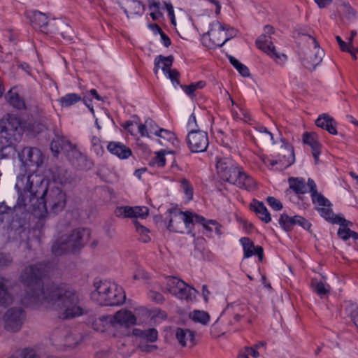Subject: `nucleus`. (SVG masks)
<instances>
[{
    "instance_id": "nucleus-26",
    "label": "nucleus",
    "mask_w": 358,
    "mask_h": 358,
    "mask_svg": "<svg viewBox=\"0 0 358 358\" xmlns=\"http://www.w3.org/2000/svg\"><path fill=\"white\" fill-rule=\"evenodd\" d=\"M31 24L34 29L40 31L48 34L51 30L48 29V17L43 13L34 11L31 17Z\"/></svg>"
},
{
    "instance_id": "nucleus-11",
    "label": "nucleus",
    "mask_w": 358,
    "mask_h": 358,
    "mask_svg": "<svg viewBox=\"0 0 358 358\" xmlns=\"http://www.w3.org/2000/svg\"><path fill=\"white\" fill-rule=\"evenodd\" d=\"M308 185L311 193L313 203L315 205L320 215L326 220H333L334 214L331 209L329 201L317 192L316 185L313 180L309 178Z\"/></svg>"
},
{
    "instance_id": "nucleus-45",
    "label": "nucleus",
    "mask_w": 358,
    "mask_h": 358,
    "mask_svg": "<svg viewBox=\"0 0 358 358\" xmlns=\"http://www.w3.org/2000/svg\"><path fill=\"white\" fill-rule=\"evenodd\" d=\"M80 100L81 97L79 95L75 93H71L67 94L61 97L59 101L62 107H69Z\"/></svg>"
},
{
    "instance_id": "nucleus-51",
    "label": "nucleus",
    "mask_w": 358,
    "mask_h": 358,
    "mask_svg": "<svg viewBox=\"0 0 358 358\" xmlns=\"http://www.w3.org/2000/svg\"><path fill=\"white\" fill-rule=\"evenodd\" d=\"M337 42L339 44V46L343 51H345L349 52L354 59H356V54L358 52L357 48L354 46L348 47L347 43L343 41L341 38L338 36L336 37Z\"/></svg>"
},
{
    "instance_id": "nucleus-64",
    "label": "nucleus",
    "mask_w": 358,
    "mask_h": 358,
    "mask_svg": "<svg viewBox=\"0 0 358 358\" xmlns=\"http://www.w3.org/2000/svg\"><path fill=\"white\" fill-rule=\"evenodd\" d=\"M259 158L263 162V163L267 166H273L275 165H280V162L278 159H270L264 155L259 156Z\"/></svg>"
},
{
    "instance_id": "nucleus-61",
    "label": "nucleus",
    "mask_w": 358,
    "mask_h": 358,
    "mask_svg": "<svg viewBox=\"0 0 358 358\" xmlns=\"http://www.w3.org/2000/svg\"><path fill=\"white\" fill-rule=\"evenodd\" d=\"M296 224L301 226V227L307 230H308L310 228L311 224L304 217L299 215H296Z\"/></svg>"
},
{
    "instance_id": "nucleus-19",
    "label": "nucleus",
    "mask_w": 358,
    "mask_h": 358,
    "mask_svg": "<svg viewBox=\"0 0 358 358\" xmlns=\"http://www.w3.org/2000/svg\"><path fill=\"white\" fill-rule=\"evenodd\" d=\"M231 183L248 191H253L257 187L255 180L246 174L241 167L238 170Z\"/></svg>"
},
{
    "instance_id": "nucleus-28",
    "label": "nucleus",
    "mask_w": 358,
    "mask_h": 358,
    "mask_svg": "<svg viewBox=\"0 0 358 358\" xmlns=\"http://www.w3.org/2000/svg\"><path fill=\"white\" fill-rule=\"evenodd\" d=\"M107 148L111 154L122 159H127L132 154L130 148L120 142H110Z\"/></svg>"
},
{
    "instance_id": "nucleus-59",
    "label": "nucleus",
    "mask_w": 358,
    "mask_h": 358,
    "mask_svg": "<svg viewBox=\"0 0 358 358\" xmlns=\"http://www.w3.org/2000/svg\"><path fill=\"white\" fill-rule=\"evenodd\" d=\"M173 212V210H171L169 212V222L168 224V229L170 231H173L175 232H182V222H173V226L171 227V213Z\"/></svg>"
},
{
    "instance_id": "nucleus-34",
    "label": "nucleus",
    "mask_w": 358,
    "mask_h": 358,
    "mask_svg": "<svg viewBox=\"0 0 358 358\" xmlns=\"http://www.w3.org/2000/svg\"><path fill=\"white\" fill-rule=\"evenodd\" d=\"M303 141L304 143L308 144L311 147L312 154L315 159V162L317 164L320 154V145L316 140L315 135L313 134L306 133L303 134Z\"/></svg>"
},
{
    "instance_id": "nucleus-20",
    "label": "nucleus",
    "mask_w": 358,
    "mask_h": 358,
    "mask_svg": "<svg viewBox=\"0 0 358 358\" xmlns=\"http://www.w3.org/2000/svg\"><path fill=\"white\" fill-rule=\"evenodd\" d=\"M126 299L125 293L120 285L112 282L105 306H114L122 304Z\"/></svg>"
},
{
    "instance_id": "nucleus-47",
    "label": "nucleus",
    "mask_w": 358,
    "mask_h": 358,
    "mask_svg": "<svg viewBox=\"0 0 358 358\" xmlns=\"http://www.w3.org/2000/svg\"><path fill=\"white\" fill-rule=\"evenodd\" d=\"M191 317L194 322H199L204 325L207 324L210 320L209 315L203 310L193 311Z\"/></svg>"
},
{
    "instance_id": "nucleus-29",
    "label": "nucleus",
    "mask_w": 358,
    "mask_h": 358,
    "mask_svg": "<svg viewBox=\"0 0 358 358\" xmlns=\"http://www.w3.org/2000/svg\"><path fill=\"white\" fill-rule=\"evenodd\" d=\"M64 152L69 160L74 165L80 166V162L85 160L80 152L69 141L64 145Z\"/></svg>"
},
{
    "instance_id": "nucleus-39",
    "label": "nucleus",
    "mask_w": 358,
    "mask_h": 358,
    "mask_svg": "<svg viewBox=\"0 0 358 358\" xmlns=\"http://www.w3.org/2000/svg\"><path fill=\"white\" fill-rule=\"evenodd\" d=\"M253 208L255 212L256 213L259 219H261L266 223H268L271 221V215L263 203H255L253 206Z\"/></svg>"
},
{
    "instance_id": "nucleus-42",
    "label": "nucleus",
    "mask_w": 358,
    "mask_h": 358,
    "mask_svg": "<svg viewBox=\"0 0 358 358\" xmlns=\"http://www.w3.org/2000/svg\"><path fill=\"white\" fill-rule=\"evenodd\" d=\"M201 223L203 227L210 233L214 231L218 236H221L223 234L222 226L216 220H209L206 221L204 219V221L201 222Z\"/></svg>"
},
{
    "instance_id": "nucleus-57",
    "label": "nucleus",
    "mask_w": 358,
    "mask_h": 358,
    "mask_svg": "<svg viewBox=\"0 0 358 358\" xmlns=\"http://www.w3.org/2000/svg\"><path fill=\"white\" fill-rule=\"evenodd\" d=\"M148 296L150 299L157 303H162L165 301V298L161 293L154 290H150Z\"/></svg>"
},
{
    "instance_id": "nucleus-48",
    "label": "nucleus",
    "mask_w": 358,
    "mask_h": 358,
    "mask_svg": "<svg viewBox=\"0 0 358 358\" xmlns=\"http://www.w3.org/2000/svg\"><path fill=\"white\" fill-rule=\"evenodd\" d=\"M229 59L230 63L237 69V71L243 76H248L249 69L246 66L241 64L238 59L232 56L229 57Z\"/></svg>"
},
{
    "instance_id": "nucleus-10",
    "label": "nucleus",
    "mask_w": 358,
    "mask_h": 358,
    "mask_svg": "<svg viewBox=\"0 0 358 358\" xmlns=\"http://www.w3.org/2000/svg\"><path fill=\"white\" fill-rule=\"evenodd\" d=\"M237 31L227 24L215 22L212 24L210 30L208 32L210 40L214 46L222 47L227 41L235 37Z\"/></svg>"
},
{
    "instance_id": "nucleus-13",
    "label": "nucleus",
    "mask_w": 358,
    "mask_h": 358,
    "mask_svg": "<svg viewBox=\"0 0 358 358\" xmlns=\"http://www.w3.org/2000/svg\"><path fill=\"white\" fill-rule=\"evenodd\" d=\"M187 143L192 152H205L209 144L208 134L206 132L200 130L189 131L187 136Z\"/></svg>"
},
{
    "instance_id": "nucleus-21",
    "label": "nucleus",
    "mask_w": 358,
    "mask_h": 358,
    "mask_svg": "<svg viewBox=\"0 0 358 358\" xmlns=\"http://www.w3.org/2000/svg\"><path fill=\"white\" fill-rule=\"evenodd\" d=\"M331 220L333 222L340 224L341 227L338 231V235L341 239L345 241L348 240L350 238H352L355 240L358 239V234L349 229V227L352 224V222L337 216H335L333 220Z\"/></svg>"
},
{
    "instance_id": "nucleus-37",
    "label": "nucleus",
    "mask_w": 358,
    "mask_h": 358,
    "mask_svg": "<svg viewBox=\"0 0 358 358\" xmlns=\"http://www.w3.org/2000/svg\"><path fill=\"white\" fill-rule=\"evenodd\" d=\"M67 139L63 134H56L55 138L53 139L50 144V149L55 156H57L60 152V150L64 151V145L66 144Z\"/></svg>"
},
{
    "instance_id": "nucleus-62",
    "label": "nucleus",
    "mask_w": 358,
    "mask_h": 358,
    "mask_svg": "<svg viewBox=\"0 0 358 358\" xmlns=\"http://www.w3.org/2000/svg\"><path fill=\"white\" fill-rule=\"evenodd\" d=\"M21 358H39L36 352L31 349H24L20 354Z\"/></svg>"
},
{
    "instance_id": "nucleus-8",
    "label": "nucleus",
    "mask_w": 358,
    "mask_h": 358,
    "mask_svg": "<svg viewBox=\"0 0 358 358\" xmlns=\"http://www.w3.org/2000/svg\"><path fill=\"white\" fill-rule=\"evenodd\" d=\"M166 290L179 299L192 300L196 296V290L189 287L184 281L169 276L166 278Z\"/></svg>"
},
{
    "instance_id": "nucleus-3",
    "label": "nucleus",
    "mask_w": 358,
    "mask_h": 358,
    "mask_svg": "<svg viewBox=\"0 0 358 358\" xmlns=\"http://www.w3.org/2000/svg\"><path fill=\"white\" fill-rule=\"evenodd\" d=\"M0 145L8 147L17 142L22 134V128L18 117L8 115L1 121L0 124Z\"/></svg>"
},
{
    "instance_id": "nucleus-27",
    "label": "nucleus",
    "mask_w": 358,
    "mask_h": 358,
    "mask_svg": "<svg viewBox=\"0 0 358 358\" xmlns=\"http://www.w3.org/2000/svg\"><path fill=\"white\" fill-rule=\"evenodd\" d=\"M11 282L3 278H0V305L8 306L13 301V296L10 292Z\"/></svg>"
},
{
    "instance_id": "nucleus-25",
    "label": "nucleus",
    "mask_w": 358,
    "mask_h": 358,
    "mask_svg": "<svg viewBox=\"0 0 358 358\" xmlns=\"http://www.w3.org/2000/svg\"><path fill=\"white\" fill-rule=\"evenodd\" d=\"M121 6L128 17L143 14L145 9L141 2L137 0H123Z\"/></svg>"
},
{
    "instance_id": "nucleus-9",
    "label": "nucleus",
    "mask_w": 358,
    "mask_h": 358,
    "mask_svg": "<svg viewBox=\"0 0 358 358\" xmlns=\"http://www.w3.org/2000/svg\"><path fill=\"white\" fill-rule=\"evenodd\" d=\"M309 48L302 52V62L303 66L308 70H313L319 65L324 56V52L320 48L316 40L308 37Z\"/></svg>"
},
{
    "instance_id": "nucleus-63",
    "label": "nucleus",
    "mask_w": 358,
    "mask_h": 358,
    "mask_svg": "<svg viewBox=\"0 0 358 358\" xmlns=\"http://www.w3.org/2000/svg\"><path fill=\"white\" fill-rule=\"evenodd\" d=\"M197 127L196 124V120L194 114H192L191 116L189 118L188 122H187V128L189 130V131H196L197 130H195V128Z\"/></svg>"
},
{
    "instance_id": "nucleus-24",
    "label": "nucleus",
    "mask_w": 358,
    "mask_h": 358,
    "mask_svg": "<svg viewBox=\"0 0 358 358\" xmlns=\"http://www.w3.org/2000/svg\"><path fill=\"white\" fill-rule=\"evenodd\" d=\"M278 155L281 169L289 166L294 162V150L289 144H285L280 148Z\"/></svg>"
},
{
    "instance_id": "nucleus-38",
    "label": "nucleus",
    "mask_w": 358,
    "mask_h": 358,
    "mask_svg": "<svg viewBox=\"0 0 358 358\" xmlns=\"http://www.w3.org/2000/svg\"><path fill=\"white\" fill-rule=\"evenodd\" d=\"M7 101L17 109L25 108L26 106L17 92L10 90L6 96Z\"/></svg>"
},
{
    "instance_id": "nucleus-30",
    "label": "nucleus",
    "mask_w": 358,
    "mask_h": 358,
    "mask_svg": "<svg viewBox=\"0 0 358 358\" xmlns=\"http://www.w3.org/2000/svg\"><path fill=\"white\" fill-rule=\"evenodd\" d=\"M52 27V29L50 33L59 34L62 38L66 41H70L73 39V31L67 23L59 21L54 22Z\"/></svg>"
},
{
    "instance_id": "nucleus-6",
    "label": "nucleus",
    "mask_w": 358,
    "mask_h": 358,
    "mask_svg": "<svg viewBox=\"0 0 358 358\" xmlns=\"http://www.w3.org/2000/svg\"><path fill=\"white\" fill-rule=\"evenodd\" d=\"M84 230H75L71 234L62 237L59 241L55 243L52 247V252L56 255L65 252H73L80 249L83 245Z\"/></svg>"
},
{
    "instance_id": "nucleus-12",
    "label": "nucleus",
    "mask_w": 358,
    "mask_h": 358,
    "mask_svg": "<svg viewBox=\"0 0 358 358\" xmlns=\"http://www.w3.org/2000/svg\"><path fill=\"white\" fill-rule=\"evenodd\" d=\"M24 320L25 313L21 308H10L3 316V327L9 332H18L22 329Z\"/></svg>"
},
{
    "instance_id": "nucleus-40",
    "label": "nucleus",
    "mask_w": 358,
    "mask_h": 358,
    "mask_svg": "<svg viewBox=\"0 0 358 358\" xmlns=\"http://www.w3.org/2000/svg\"><path fill=\"white\" fill-rule=\"evenodd\" d=\"M279 224L285 231H289L296 224V215L290 217L286 214H282L280 217Z\"/></svg>"
},
{
    "instance_id": "nucleus-14",
    "label": "nucleus",
    "mask_w": 358,
    "mask_h": 358,
    "mask_svg": "<svg viewBox=\"0 0 358 358\" xmlns=\"http://www.w3.org/2000/svg\"><path fill=\"white\" fill-rule=\"evenodd\" d=\"M111 285L112 282L109 281L95 280L93 289L91 290V301L99 306H105Z\"/></svg>"
},
{
    "instance_id": "nucleus-56",
    "label": "nucleus",
    "mask_w": 358,
    "mask_h": 358,
    "mask_svg": "<svg viewBox=\"0 0 358 358\" xmlns=\"http://www.w3.org/2000/svg\"><path fill=\"white\" fill-rule=\"evenodd\" d=\"M131 210L130 206L117 207L114 211L115 215L119 217H129V212Z\"/></svg>"
},
{
    "instance_id": "nucleus-5",
    "label": "nucleus",
    "mask_w": 358,
    "mask_h": 358,
    "mask_svg": "<svg viewBox=\"0 0 358 358\" xmlns=\"http://www.w3.org/2000/svg\"><path fill=\"white\" fill-rule=\"evenodd\" d=\"M133 118V120H127L121 124L131 135L139 134L141 137L148 138H151L152 135H157L160 128L152 120L148 119L144 123H141L137 117Z\"/></svg>"
},
{
    "instance_id": "nucleus-55",
    "label": "nucleus",
    "mask_w": 358,
    "mask_h": 358,
    "mask_svg": "<svg viewBox=\"0 0 358 358\" xmlns=\"http://www.w3.org/2000/svg\"><path fill=\"white\" fill-rule=\"evenodd\" d=\"M180 185L187 199L189 200L192 199L193 197V188L188 180L185 178H182L180 180Z\"/></svg>"
},
{
    "instance_id": "nucleus-36",
    "label": "nucleus",
    "mask_w": 358,
    "mask_h": 358,
    "mask_svg": "<svg viewBox=\"0 0 358 358\" xmlns=\"http://www.w3.org/2000/svg\"><path fill=\"white\" fill-rule=\"evenodd\" d=\"M289 185V187L296 194H304L309 187L308 185H306L303 179L298 178H290Z\"/></svg>"
},
{
    "instance_id": "nucleus-1",
    "label": "nucleus",
    "mask_w": 358,
    "mask_h": 358,
    "mask_svg": "<svg viewBox=\"0 0 358 358\" xmlns=\"http://www.w3.org/2000/svg\"><path fill=\"white\" fill-rule=\"evenodd\" d=\"M41 264L26 266L20 275L21 281L27 286L22 301L26 306L50 308L63 320L83 315L86 311L78 294L68 286L44 285L40 282Z\"/></svg>"
},
{
    "instance_id": "nucleus-31",
    "label": "nucleus",
    "mask_w": 358,
    "mask_h": 358,
    "mask_svg": "<svg viewBox=\"0 0 358 358\" xmlns=\"http://www.w3.org/2000/svg\"><path fill=\"white\" fill-rule=\"evenodd\" d=\"M315 124L317 127L328 131L331 134H337L336 121L327 114L320 115L316 120Z\"/></svg>"
},
{
    "instance_id": "nucleus-32",
    "label": "nucleus",
    "mask_w": 358,
    "mask_h": 358,
    "mask_svg": "<svg viewBox=\"0 0 358 358\" xmlns=\"http://www.w3.org/2000/svg\"><path fill=\"white\" fill-rule=\"evenodd\" d=\"M253 138L257 144L266 145L272 143L273 135L266 127L261 126L255 129Z\"/></svg>"
},
{
    "instance_id": "nucleus-44",
    "label": "nucleus",
    "mask_w": 358,
    "mask_h": 358,
    "mask_svg": "<svg viewBox=\"0 0 358 358\" xmlns=\"http://www.w3.org/2000/svg\"><path fill=\"white\" fill-rule=\"evenodd\" d=\"M157 136H159L161 138L159 142L162 144H164L165 141L171 142L173 145H176L178 143L175 134L166 129H159Z\"/></svg>"
},
{
    "instance_id": "nucleus-46",
    "label": "nucleus",
    "mask_w": 358,
    "mask_h": 358,
    "mask_svg": "<svg viewBox=\"0 0 358 358\" xmlns=\"http://www.w3.org/2000/svg\"><path fill=\"white\" fill-rule=\"evenodd\" d=\"M205 85L206 83L204 81H199L189 85H181V87L188 96H193L195 91L203 88Z\"/></svg>"
},
{
    "instance_id": "nucleus-43",
    "label": "nucleus",
    "mask_w": 358,
    "mask_h": 358,
    "mask_svg": "<svg viewBox=\"0 0 358 358\" xmlns=\"http://www.w3.org/2000/svg\"><path fill=\"white\" fill-rule=\"evenodd\" d=\"M311 285L314 289L315 292L320 296H324L330 292V286L322 281H318L317 280H313Z\"/></svg>"
},
{
    "instance_id": "nucleus-2",
    "label": "nucleus",
    "mask_w": 358,
    "mask_h": 358,
    "mask_svg": "<svg viewBox=\"0 0 358 358\" xmlns=\"http://www.w3.org/2000/svg\"><path fill=\"white\" fill-rule=\"evenodd\" d=\"M43 180V176L39 174L19 177L15 183L20 194L17 204L20 207L29 203L34 210L57 214L64 209L67 195L55 182L46 186Z\"/></svg>"
},
{
    "instance_id": "nucleus-54",
    "label": "nucleus",
    "mask_w": 358,
    "mask_h": 358,
    "mask_svg": "<svg viewBox=\"0 0 358 358\" xmlns=\"http://www.w3.org/2000/svg\"><path fill=\"white\" fill-rule=\"evenodd\" d=\"M135 226L137 232L141 236V240L144 243L148 242L150 240L148 235L149 230L143 225H141L139 223H135Z\"/></svg>"
},
{
    "instance_id": "nucleus-16",
    "label": "nucleus",
    "mask_w": 358,
    "mask_h": 358,
    "mask_svg": "<svg viewBox=\"0 0 358 358\" xmlns=\"http://www.w3.org/2000/svg\"><path fill=\"white\" fill-rule=\"evenodd\" d=\"M94 331L101 333H107L114 337L117 336V332L115 331L111 315H99L93 320L92 323Z\"/></svg>"
},
{
    "instance_id": "nucleus-33",
    "label": "nucleus",
    "mask_w": 358,
    "mask_h": 358,
    "mask_svg": "<svg viewBox=\"0 0 358 358\" xmlns=\"http://www.w3.org/2000/svg\"><path fill=\"white\" fill-rule=\"evenodd\" d=\"M173 57L170 55L168 57H164L162 55L157 56L155 59V73H158L159 69H162L164 74H166L167 71H169L173 64Z\"/></svg>"
},
{
    "instance_id": "nucleus-49",
    "label": "nucleus",
    "mask_w": 358,
    "mask_h": 358,
    "mask_svg": "<svg viewBox=\"0 0 358 358\" xmlns=\"http://www.w3.org/2000/svg\"><path fill=\"white\" fill-rule=\"evenodd\" d=\"M250 355L256 358L259 356V352H258V350L256 349L254 346L245 347L240 350L238 358H249Z\"/></svg>"
},
{
    "instance_id": "nucleus-15",
    "label": "nucleus",
    "mask_w": 358,
    "mask_h": 358,
    "mask_svg": "<svg viewBox=\"0 0 358 358\" xmlns=\"http://www.w3.org/2000/svg\"><path fill=\"white\" fill-rule=\"evenodd\" d=\"M239 168L231 159L227 157L219 159L216 164L217 174L229 182H231Z\"/></svg>"
},
{
    "instance_id": "nucleus-22",
    "label": "nucleus",
    "mask_w": 358,
    "mask_h": 358,
    "mask_svg": "<svg viewBox=\"0 0 358 358\" xmlns=\"http://www.w3.org/2000/svg\"><path fill=\"white\" fill-rule=\"evenodd\" d=\"M176 338L182 347H192L195 344L194 331L186 328H178L176 331Z\"/></svg>"
},
{
    "instance_id": "nucleus-23",
    "label": "nucleus",
    "mask_w": 358,
    "mask_h": 358,
    "mask_svg": "<svg viewBox=\"0 0 358 358\" xmlns=\"http://www.w3.org/2000/svg\"><path fill=\"white\" fill-rule=\"evenodd\" d=\"M240 241L243 248L244 258H249L254 255H257L260 261L263 260V248L261 246H255L253 242L246 237L242 238Z\"/></svg>"
},
{
    "instance_id": "nucleus-52",
    "label": "nucleus",
    "mask_w": 358,
    "mask_h": 358,
    "mask_svg": "<svg viewBox=\"0 0 358 358\" xmlns=\"http://www.w3.org/2000/svg\"><path fill=\"white\" fill-rule=\"evenodd\" d=\"M166 151L161 150L155 153V157L152 158L151 164L158 167H163L166 164Z\"/></svg>"
},
{
    "instance_id": "nucleus-7",
    "label": "nucleus",
    "mask_w": 358,
    "mask_h": 358,
    "mask_svg": "<svg viewBox=\"0 0 358 358\" xmlns=\"http://www.w3.org/2000/svg\"><path fill=\"white\" fill-rule=\"evenodd\" d=\"M264 34L260 36L259 38L256 41V45L257 48L266 53L272 59H273L276 63L279 64H284L287 59V55L278 52L271 41L270 36L266 35L273 34V27L269 25H266L264 27Z\"/></svg>"
},
{
    "instance_id": "nucleus-35",
    "label": "nucleus",
    "mask_w": 358,
    "mask_h": 358,
    "mask_svg": "<svg viewBox=\"0 0 358 358\" xmlns=\"http://www.w3.org/2000/svg\"><path fill=\"white\" fill-rule=\"evenodd\" d=\"M227 310L233 313L234 317L237 322L239 321L241 318L246 317L249 311L246 304L237 302L229 305Z\"/></svg>"
},
{
    "instance_id": "nucleus-4",
    "label": "nucleus",
    "mask_w": 358,
    "mask_h": 358,
    "mask_svg": "<svg viewBox=\"0 0 358 358\" xmlns=\"http://www.w3.org/2000/svg\"><path fill=\"white\" fill-rule=\"evenodd\" d=\"M19 158L27 169L26 173L19 175L17 179L20 176L37 174L36 171L38 168L41 166L44 162V156L42 152L39 149L32 147L23 148L19 153Z\"/></svg>"
},
{
    "instance_id": "nucleus-58",
    "label": "nucleus",
    "mask_w": 358,
    "mask_h": 358,
    "mask_svg": "<svg viewBox=\"0 0 358 358\" xmlns=\"http://www.w3.org/2000/svg\"><path fill=\"white\" fill-rule=\"evenodd\" d=\"M267 202L268 205L275 210H280L282 208V204L281 202L274 197H268Z\"/></svg>"
},
{
    "instance_id": "nucleus-60",
    "label": "nucleus",
    "mask_w": 358,
    "mask_h": 358,
    "mask_svg": "<svg viewBox=\"0 0 358 358\" xmlns=\"http://www.w3.org/2000/svg\"><path fill=\"white\" fill-rule=\"evenodd\" d=\"M165 75L167 76V77L171 80V82L173 85L179 84V80H178L179 73L176 70L171 69L169 71H167L166 74H165Z\"/></svg>"
},
{
    "instance_id": "nucleus-18",
    "label": "nucleus",
    "mask_w": 358,
    "mask_h": 358,
    "mask_svg": "<svg viewBox=\"0 0 358 358\" xmlns=\"http://www.w3.org/2000/svg\"><path fill=\"white\" fill-rule=\"evenodd\" d=\"M204 221V217L198 215H193L192 213L186 211L182 212L178 210H173L171 213V227L173 226V222H182L186 227L194 222H200Z\"/></svg>"
},
{
    "instance_id": "nucleus-53",
    "label": "nucleus",
    "mask_w": 358,
    "mask_h": 358,
    "mask_svg": "<svg viewBox=\"0 0 358 358\" xmlns=\"http://www.w3.org/2000/svg\"><path fill=\"white\" fill-rule=\"evenodd\" d=\"M82 341V336L79 334H71L66 337L65 345L68 348H74Z\"/></svg>"
},
{
    "instance_id": "nucleus-41",
    "label": "nucleus",
    "mask_w": 358,
    "mask_h": 358,
    "mask_svg": "<svg viewBox=\"0 0 358 358\" xmlns=\"http://www.w3.org/2000/svg\"><path fill=\"white\" fill-rule=\"evenodd\" d=\"M134 334L151 343L156 341L158 336L157 331L155 329H149L143 331L136 329L134 330Z\"/></svg>"
},
{
    "instance_id": "nucleus-17",
    "label": "nucleus",
    "mask_w": 358,
    "mask_h": 358,
    "mask_svg": "<svg viewBox=\"0 0 358 358\" xmlns=\"http://www.w3.org/2000/svg\"><path fill=\"white\" fill-rule=\"evenodd\" d=\"M115 331L117 332L116 327H129L136 322V316L133 313L127 309H121L114 315H111Z\"/></svg>"
},
{
    "instance_id": "nucleus-50",
    "label": "nucleus",
    "mask_w": 358,
    "mask_h": 358,
    "mask_svg": "<svg viewBox=\"0 0 358 358\" xmlns=\"http://www.w3.org/2000/svg\"><path fill=\"white\" fill-rule=\"evenodd\" d=\"M148 214V209L145 206H135L131 207V210L129 212V217H145Z\"/></svg>"
}]
</instances>
